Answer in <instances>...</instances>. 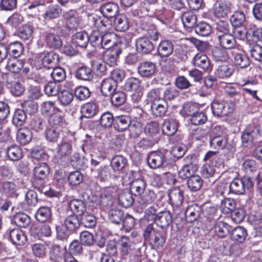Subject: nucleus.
<instances>
[{
	"label": "nucleus",
	"mask_w": 262,
	"mask_h": 262,
	"mask_svg": "<svg viewBox=\"0 0 262 262\" xmlns=\"http://www.w3.org/2000/svg\"><path fill=\"white\" fill-rule=\"evenodd\" d=\"M236 203L233 199L224 198L221 200L220 208L222 213L228 214L236 208Z\"/></svg>",
	"instance_id": "60"
},
{
	"label": "nucleus",
	"mask_w": 262,
	"mask_h": 262,
	"mask_svg": "<svg viewBox=\"0 0 262 262\" xmlns=\"http://www.w3.org/2000/svg\"><path fill=\"white\" fill-rule=\"evenodd\" d=\"M59 55L54 51L47 53L42 58H35L33 60L32 64L36 69L43 68L47 69H52L59 63Z\"/></svg>",
	"instance_id": "4"
},
{
	"label": "nucleus",
	"mask_w": 262,
	"mask_h": 262,
	"mask_svg": "<svg viewBox=\"0 0 262 262\" xmlns=\"http://www.w3.org/2000/svg\"><path fill=\"white\" fill-rule=\"evenodd\" d=\"M40 38L43 40L46 46L50 49H58L62 45L60 36L54 33L42 32L40 34Z\"/></svg>",
	"instance_id": "13"
},
{
	"label": "nucleus",
	"mask_w": 262,
	"mask_h": 262,
	"mask_svg": "<svg viewBox=\"0 0 262 262\" xmlns=\"http://www.w3.org/2000/svg\"><path fill=\"white\" fill-rule=\"evenodd\" d=\"M235 110L234 103L215 99L211 103L213 114L217 117H225L232 113Z\"/></svg>",
	"instance_id": "7"
},
{
	"label": "nucleus",
	"mask_w": 262,
	"mask_h": 262,
	"mask_svg": "<svg viewBox=\"0 0 262 262\" xmlns=\"http://www.w3.org/2000/svg\"><path fill=\"white\" fill-rule=\"evenodd\" d=\"M103 50H105L104 52H103L104 62L110 67L116 65L118 56L122 53L120 45L115 43L110 48Z\"/></svg>",
	"instance_id": "12"
},
{
	"label": "nucleus",
	"mask_w": 262,
	"mask_h": 262,
	"mask_svg": "<svg viewBox=\"0 0 262 262\" xmlns=\"http://www.w3.org/2000/svg\"><path fill=\"white\" fill-rule=\"evenodd\" d=\"M158 55L162 58L169 56L173 51V45L169 40L161 41L157 47Z\"/></svg>",
	"instance_id": "30"
},
{
	"label": "nucleus",
	"mask_w": 262,
	"mask_h": 262,
	"mask_svg": "<svg viewBox=\"0 0 262 262\" xmlns=\"http://www.w3.org/2000/svg\"><path fill=\"white\" fill-rule=\"evenodd\" d=\"M91 170L95 173V178L100 182H108L111 178V169L107 165H101L97 169L91 168Z\"/></svg>",
	"instance_id": "31"
},
{
	"label": "nucleus",
	"mask_w": 262,
	"mask_h": 262,
	"mask_svg": "<svg viewBox=\"0 0 262 262\" xmlns=\"http://www.w3.org/2000/svg\"><path fill=\"white\" fill-rule=\"evenodd\" d=\"M6 152L8 158L12 161H18L23 156L22 149L17 145L7 147Z\"/></svg>",
	"instance_id": "52"
},
{
	"label": "nucleus",
	"mask_w": 262,
	"mask_h": 262,
	"mask_svg": "<svg viewBox=\"0 0 262 262\" xmlns=\"http://www.w3.org/2000/svg\"><path fill=\"white\" fill-rule=\"evenodd\" d=\"M172 215L170 211L163 210L159 212L155 223L160 228L167 230L172 225Z\"/></svg>",
	"instance_id": "18"
},
{
	"label": "nucleus",
	"mask_w": 262,
	"mask_h": 262,
	"mask_svg": "<svg viewBox=\"0 0 262 262\" xmlns=\"http://www.w3.org/2000/svg\"><path fill=\"white\" fill-rule=\"evenodd\" d=\"M100 31L93 30L89 35V42L92 46L100 49L110 48L115 43V34L106 32L105 33H101Z\"/></svg>",
	"instance_id": "3"
},
{
	"label": "nucleus",
	"mask_w": 262,
	"mask_h": 262,
	"mask_svg": "<svg viewBox=\"0 0 262 262\" xmlns=\"http://www.w3.org/2000/svg\"><path fill=\"white\" fill-rule=\"evenodd\" d=\"M72 151V146L69 142L62 141L58 145L57 163L62 167L68 166L70 164V156Z\"/></svg>",
	"instance_id": "11"
},
{
	"label": "nucleus",
	"mask_w": 262,
	"mask_h": 262,
	"mask_svg": "<svg viewBox=\"0 0 262 262\" xmlns=\"http://www.w3.org/2000/svg\"><path fill=\"white\" fill-rule=\"evenodd\" d=\"M156 70V63L150 61L141 62L138 67V73L143 78L151 77L155 75Z\"/></svg>",
	"instance_id": "17"
},
{
	"label": "nucleus",
	"mask_w": 262,
	"mask_h": 262,
	"mask_svg": "<svg viewBox=\"0 0 262 262\" xmlns=\"http://www.w3.org/2000/svg\"><path fill=\"white\" fill-rule=\"evenodd\" d=\"M231 230L232 227L228 224L219 221L215 223L210 228L209 234L212 235H215L219 237L224 238L229 234Z\"/></svg>",
	"instance_id": "16"
},
{
	"label": "nucleus",
	"mask_w": 262,
	"mask_h": 262,
	"mask_svg": "<svg viewBox=\"0 0 262 262\" xmlns=\"http://www.w3.org/2000/svg\"><path fill=\"white\" fill-rule=\"evenodd\" d=\"M169 203L176 206L181 205L184 200L183 191L179 187H174L168 193Z\"/></svg>",
	"instance_id": "32"
},
{
	"label": "nucleus",
	"mask_w": 262,
	"mask_h": 262,
	"mask_svg": "<svg viewBox=\"0 0 262 262\" xmlns=\"http://www.w3.org/2000/svg\"><path fill=\"white\" fill-rule=\"evenodd\" d=\"M232 27H244L246 22L245 14L241 11H235L230 18Z\"/></svg>",
	"instance_id": "56"
},
{
	"label": "nucleus",
	"mask_w": 262,
	"mask_h": 262,
	"mask_svg": "<svg viewBox=\"0 0 262 262\" xmlns=\"http://www.w3.org/2000/svg\"><path fill=\"white\" fill-rule=\"evenodd\" d=\"M62 10L59 6L55 5L50 6L47 8L42 15L45 20L47 22L58 18L61 14Z\"/></svg>",
	"instance_id": "53"
},
{
	"label": "nucleus",
	"mask_w": 262,
	"mask_h": 262,
	"mask_svg": "<svg viewBox=\"0 0 262 262\" xmlns=\"http://www.w3.org/2000/svg\"><path fill=\"white\" fill-rule=\"evenodd\" d=\"M8 55L14 58H18L24 52V47L22 43L15 41L9 44H7Z\"/></svg>",
	"instance_id": "50"
},
{
	"label": "nucleus",
	"mask_w": 262,
	"mask_h": 262,
	"mask_svg": "<svg viewBox=\"0 0 262 262\" xmlns=\"http://www.w3.org/2000/svg\"><path fill=\"white\" fill-rule=\"evenodd\" d=\"M4 236L16 245H24L27 241L26 236L18 228L8 229L5 233Z\"/></svg>",
	"instance_id": "15"
},
{
	"label": "nucleus",
	"mask_w": 262,
	"mask_h": 262,
	"mask_svg": "<svg viewBox=\"0 0 262 262\" xmlns=\"http://www.w3.org/2000/svg\"><path fill=\"white\" fill-rule=\"evenodd\" d=\"M11 222H14L19 227L26 228L30 225L31 219L26 214L18 212L14 215Z\"/></svg>",
	"instance_id": "58"
},
{
	"label": "nucleus",
	"mask_w": 262,
	"mask_h": 262,
	"mask_svg": "<svg viewBox=\"0 0 262 262\" xmlns=\"http://www.w3.org/2000/svg\"><path fill=\"white\" fill-rule=\"evenodd\" d=\"M131 120L127 115H120L115 117L114 127L118 132H123L129 127Z\"/></svg>",
	"instance_id": "44"
},
{
	"label": "nucleus",
	"mask_w": 262,
	"mask_h": 262,
	"mask_svg": "<svg viewBox=\"0 0 262 262\" xmlns=\"http://www.w3.org/2000/svg\"><path fill=\"white\" fill-rule=\"evenodd\" d=\"M231 59L237 68L244 69L250 65L249 58L242 51H233L231 53Z\"/></svg>",
	"instance_id": "21"
},
{
	"label": "nucleus",
	"mask_w": 262,
	"mask_h": 262,
	"mask_svg": "<svg viewBox=\"0 0 262 262\" xmlns=\"http://www.w3.org/2000/svg\"><path fill=\"white\" fill-rule=\"evenodd\" d=\"M99 110L97 105L94 102L86 103L81 107V116L80 118H90L96 115Z\"/></svg>",
	"instance_id": "47"
},
{
	"label": "nucleus",
	"mask_w": 262,
	"mask_h": 262,
	"mask_svg": "<svg viewBox=\"0 0 262 262\" xmlns=\"http://www.w3.org/2000/svg\"><path fill=\"white\" fill-rule=\"evenodd\" d=\"M16 141L20 145H26L32 140V132L28 128H21L16 133Z\"/></svg>",
	"instance_id": "38"
},
{
	"label": "nucleus",
	"mask_w": 262,
	"mask_h": 262,
	"mask_svg": "<svg viewBox=\"0 0 262 262\" xmlns=\"http://www.w3.org/2000/svg\"><path fill=\"white\" fill-rule=\"evenodd\" d=\"M6 68L10 72L20 76L27 74L30 70L29 66L24 60L14 58L8 59Z\"/></svg>",
	"instance_id": "9"
},
{
	"label": "nucleus",
	"mask_w": 262,
	"mask_h": 262,
	"mask_svg": "<svg viewBox=\"0 0 262 262\" xmlns=\"http://www.w3.org/2000/svg\"><path fill=\"white\" fill-rule=\"evenodd\" d=\"M41 111L42 114L50 116L55 113H61V110L56 106L55 102L51 101L42 102Z\"/></svg>",
	"instance_id": "61"
},
{
	"label": "nucleus",
	"mask_w": 262,
	"mask_h": 262,
	"mask_svg": "<svg viewBox=\"0 0 262 262\" xmlns=\"http://www.w3.org/2000/svg\"><path fill=\"white\" fill-rule=\"evenodd\" d=\"M113 202L114 199L112 191L109 189H105L100 193L96 204L100 208L105 209L112 206Z\"/></svg>",
	"instance_id": "26"
},
{
	"label": "nucleus",
	"mask_w": 262,
	"mask_h": 262,
	"mask_svg": "<svg viewBox=\"0 0 262 262\" xmlns=\"http://www.w3.org/2000/svg\"><path fill=\"white\" fill-rule=\"evenodd\" d=\"M231 239L236 243H242L246 239L248 233L243 226H238L232 229L230 232Z\"/></svg>",
	"instance_id": "36"
},
{
	"label": "nucleus",
	"mask_w": 262,
	"mask_h": 262,
	"mask_svg": "<svg viewBox=\"0 0 262 262\" xmlns=\"http://www.w3.org/2000/svg\"><path fill=\"white\" fill-rule=\"evenodd\" d=\"M178 125L179 122L175 119L170 118L165 119L162 125V132L167 136H173L178 130Z\"/></svg>",
	"instance_id": "27"
},
{
	"label": "nucleus",
	"mask_w": 262,
	"mask_h": 262,
	"mask_svg": "<svg viewBox=\"0 0 262 262\" xmlns=\"http://www.w3.org/2000/svg\"><path fill=\"white\" fill-rule=\"evenodd\" d=\"M127 164V159L122 155H116L111 161V166L115 172H123Z\"/></svg>",
	"instance_id": "35"
},
{
	"label": "nucleus",
	"mask_w": 262,
	"mask_h": 262,
	"mask_svg": "<svg viewBox=\"0 0 262 262\" xmlns=\"http://www.w3.org/2000/svg\"><path fill=\"white\" fill-rule=\"evenodd\" d=\"M254 182L249 176H244L241 179L236 178L231 182L229 186L230 191L235 194H244L246 189L253 187Z\"/></svg>",
	"instance_id": "5"
},
{
	"label": "nucleus",
	"mask_w": 262,
	"mask_h": 262,
	"mask_svg": "<svg viewBox=\"0 0 262 262\" xmlns=\"http://www.w3.org/2000/svg\"><path fill=\"white\" fill-rule=\"evenodd\" d=\"M202 211V207L197 204H193L188 206L185 212L186 221L191 223L196 221L200 217Z\"/></svg>",
	"instance_id": "24"
},
{
	"label": "nucleus",
	"mask_w": 262,
	"mask_h": 262,
	"mask_svg": "<svg viewBox=\"0 0 262 262\" xmlns=\"http://www.w3.org/2000/svg\"><path fill=\"white\" fill-rule=\"evenodd\" d=\"M35 217L39 223L52 224L53 217L51 208L45 206L40 207L35 214Z\"/></svg>",
	"instance_id": "20"
},
{
	"label": "nucleus",
	"mask_w": 262,
	"mask_h": 262,
	"mask_svg": "<svg viewBox=\"0 0 262 262\" xmlns=\"http://www.w3.org/2000/svg\"><path fill=\"white\" fill-rule=\"evenodd\" d=\"M117 84L108 77L103 79L101 83V92L104 96H109L116 91Z\"/></svg>",
	"instance_id": "43"
},
{
	"label": "nucleus",
	"mask_w": 262,
	"mask_h": 262,
	"mask_svg": "<svg viewBox=\"0 0 262 262\" xmlns=\"http://www.w3.org/2000/svg\"><path fill=\"white\" fill-rule=\"evenodd\" d=\"M118 200L120 206L127 208L130 207L134 202L133 194L128 189L124 190L119 194Z\"/></svg>",
	"instance_id": "33"
},
{
	"label": "nucleus",
	"mask_w": 262,
	"mask_h": 262,
	"mask_svg": "<svg viewBox=\"0 0 262 262\" xmlns=\"http://www.w3.org/2000/svg\"><path fill=\"white\" fill-rule=\"evenodd\" d=\"M156 198V194L152 190L147 189L140 195L138 202L142 208H144L147 205L152 203Z\"/></svg>",
	"instance_id": "59"
},
{
	"label": "nucleus",
	"mask_w": 262,
	"mask_h": 262,
	"mask_svg": "<svg viewBox=\"0 0 262 262\" xmlns=\"http://www.w3.org/2000/svg\"><path fill=\"white\" fill-rule=\"evenodd\" d=\"M166 152L158 150L149 153L147 158L149 167L151 169L163 168L167 165Z\"/></svg>",
	"instance_id": "8"
},
{
	"label": "nucleus",
	"mask_w": 262,
	"mask_h": 262,
	"mask_svg": "<svg viewBox=\"0 0 262 262\" xmlns=\"http://www.w3.org/2000/svg\"><path fill=\"white\" fill-rule=\"evenodd\" d=\"M203 181L199 175L192 176L187 179L186 185L188 190L191 192L199 191L203 185Z\"/></svg>",
	"instance_id": "42"
},
{
	"label": "nucleus",
	"mask_w": 262,
	"mask_h": 262,
	"mask_svg": "<svg viewBox=\"0 0 262 262\" xmlns=\"http://www.w3.org/2000/svg\"><path fill=\"white\" fill-rule=\"evenodd\" d=\"M72 43L81 48H86L90 41L89 34L85 31L78 32L72 37Z\"/></svg>",
	"instance_id": "40"
},
{
	"label": "nucleus",
	"mask_w": 262,
	"mask_h": 262,
	"mask_svg": "<svg viewBox=\"0 0 262 262\" xmlns=\"http://www.w3.org/2000/svg\"><path fill=\"white\" fill-rule=\"evenodd\" d=\"M232 35L235 38L241 40H246L250 41L251 40V29L246 30L245 26L240 27H233Z\"/></svg>",
	"instance_id": "51"
},
{
	"label": "nucleus",
	"mask_w": 262,
	"mask_h": 262,
	"mask_svg": "<svg viewBox=\"0 0 262 262\" xmlns=\"http://www.w3.org/2000/svg\"><path fill=\"white\" fill-rule=\"evenodd\" d=\"M137 25L138 29L143 31L146 36L141 37L136 40V51L140 54H148L154 49V45L149 39L157 41L160 36V33L156 28V26L146 20L144 17L139 21Z\"/></svg>",
	"instance_id": "1"
},
{
	"label": "nucleus",
	"mask_w": 262,
	"mask_h": 262,
	"mask_svg": "<svg viewBox=\"0 0 262 262\" xmlns=\"http://www.w3.org/2000/svg\"><path fill=\"white\" fill-rule=\"evenodd\" d=\"M50 172V169L46 163H38L36 164L33 169V174L36 180L40 181V183H44Z\"/></svg>",
	"instance_id": "28"
},
{
	"label": "nucleus",
	"mask_w": 262,
	"mask_h": 262,
	"mask_svg": "<svg viewBox=\"0 0 262 262\" xmlns=\"http://www.w3.org/2000/svg\"><path fill=\"white\" fill-rule=\"evenodd\" d=\"M181 19L185 27L191 28L196 25L197 18L192 12L187 11L182 15Z\"/></svg>",
	"instance_id": "62"
},
{
	"label": "nucleus",
	"mask_w": 262,
	"mask_h": 262,
	"mask_svg": "<svg viewBox=\"0 0 262 262\" xmlns=\"http://www.w3.org/2000/svg\"><path fill=\"white\" fill-rule=\"evenodd\" d=\"M226 49L218 47H213L211 49V55L215 61L225 62L228 59V55Z\"/></svg>",
	"instance_id": "55"
},
{
	"label": "nucleus",
	"mask_w": 262,
	"mask_h": 262,
	"mask_svg": "<svg viewBox=\"0 0 262 262\" xmlns=\"http://www.w3.org/2000/svg\"><path fill=\"white\" fill-rule=\"evenodd\" d=\"M257 137L252 126L247 127L243 132L241 137L243 145L245 147L252 145L254 140Z\"/></svg>",
	"instance_id": "45"
},
{
	"label": "nucleus",
	"mask_w": 262,
	"mask_h": 262,
	"mask_svg": "<svg viewBox=\"0 0 262 262\" xmlns=\"http://www.w3.org/2000/svg\"><path fill=\"white\" fill-rule=\"evenodd\" d=\"M146 184L142 179H137L134 180L130 185V191L134 192V195H140L146 190Z\"/></svg>",
	"instance_id": "54"
},
{
	"label": "nucleus",
	"mask_w": 262,
	"mask_h": 262,
	"mask_svg": "<svg viewBox=\"0 0 262 262\" xmlns=\"http://www.w3.org/2000/svg\"><path fill=\"white\" fill-rule=\"evenodd\" d=\"M223 167L222 162L217 164V161L206 162L202 167L201 173L205 178L212 177L216 172L217 168Z\"/></svg>",
	"instance_id": "23"
},
{
	"label": "nucleus",
	"mask_w": 262,
	"mask_h": 262,
	"mask_svg": "<svg viewBox=\"0 0 262 262\" xmlns=\"http://www.w3.org/2000/svg\"><path fill=\"white\" fill-rule=\"evenodd\" d=\"M18 186L14 182L5 181L2 185L3 193L7 198H16L18 195Z\"/></svg>",
	"instance_id": "34"
},
{
	"label": "nucleus",
	"mask_w": 262,
	"mask_h": 262,
	"mask_svg": "<svg viewBox=\"0 0 262 262\" xmlns=\"http://www.w3.org/2000/svg\"><path fill=\"white\" fill-rule=\"evenodd\" d=\"M224 93L226 97L230 99L229 102L233 103L234 105L244 99V94L238 86L226 85L224 87Z\"/></svg>",
	"instance_id": "14"
},
{
	"label": "nucleus",
	"mask_w": 262,
	"mask_h": 262,
	"mask_svg": "<svg viewBox=\"0 0 262 262\" xmlns=\"http://www.w3.org/2000/svg\"><path fill=\"white\" fill-rule=\"evenodd\" d=\"M64 122L65 121L61 112L51 115L49 120L50 127L61 130Z\"/></svg>",
	"instance_id": "64"
},
{
	"label": "nucleus",
	"mask_w": 262,
	"mask_h": 262,
	"mask_svg": "<svg viewBox=\"0 0 262 262\" xmlns=\"http://www.w3.org/2000/svg\"><path fill=\"white\" fill-rule=\"evenodd\" d=\"M230 11V6L224 3L216 5L213 9V13L214 16L217 18L225 17Z\"/></svg>",
	"instance_id": "57"
},
{
	"label": "nucleus",
	"mask_w": 262,
	"mask_h": 262,
	"mask_svg": "<svg viewBox=\"0 0 262 262\" xmlns=\"http://www.w3.org/2000/svg\"><path fill=\"white\" fill-rule=\"evenodd\" d=\"M69 206L72 212L71 214H75L79 217L86 211L85 203L80 199L72 200L69 204Z\"/></svg>",
	"instance_id": "39"
},
{
	"label": "nucleus",
	"mask_w": 262,
	"mask_h": 262,
	"mask_svg": "<svg viewBox=\"0 0 262 262\" xmlns=\"http://www.w3.org/2000/svg\"><path fill=\"white\" fill-rule=\"evenodd\" d=\"M217 39L220 45L224 49H233L237 45L236 39L231 32L222 36L220 35Z\"/></svg>",
	"instance_id": "41"
},
{
	"label": "nucleus",
	"mask_w": 262,
	"mask_h": 262,
	"mask_svg": "<svg viewBox=\"0 0 262 262\" xmlns=\"http://www.w3.org/2000/svg\"><path fill=\"white\" fill-rule=\"evenodd\" d=\"M33 25L28 23L21 26L18 31V36L24 40H31L33 38L34 32Z\"/></svg>",
	"instance_id": "37"
},
{
	"label": "nucleus",
	"mask_w": 262,
	"mask_h": 262,
	"mask_svg": "<svg viewBox=\"0 0 262 262\" xmlns=\"http://www.w3.org/2000/svg\"><path fill=\"white\" fill-rule=\"evenodd\" d=\"M87 25L93 30L102 32H107L112 28L111 23L107 18L95 14L88 15Z\"/></svg>",
	"instance_id": "6"
},
{
	"label": "nucleus",
	"mask_w": 262,
	"mask_h": 262,
	"mask_svg": "<svg viewBox=\"0 0 262 262\" xmlns=\"http://www.w3.org/2000/svg\"><path fill=\"white\" fill-rule=\"evenodd\" d=\"M193 66L204 71L211 70L210 61L208 56L202 52L196 53L192 59Z\"/></svg>",
	"instance_id": "22"
},
{
	"label": "nucleus",
	"mask_w": 262,
	"mask_h": 262,
	"mask_svg": "<svg viewBox=\"0 0 262 262\" xmlns=\"http://www.w3.org/2000/svg\"><path fill=\"white\" fill-rule=\"evenodd\" d=\"M27 119V114L23 109L17 108L13 115L12 123L16 127L23 125Z\"/></svg>",
	"instance_id": "63"
},
{
	"label": "nucleus",
	"mask_w": 262,
	"mask_h": 262,
	"mask_svg": "<svg viewBox=\"0 0 262 262\" xmlns=\"http://www.w3.org/2000/svg\"><path fill=\"white\" fill-rule=\"evenodd\" d=\"M66 253L60 245L54 243L49 249V258L52 262H62Z\"/></svg>",
	"instance_id": "19"
},
{
	"label": "nucleus",
	"mask_w": 262,
	"mask_h": 262,
	"mask_svg": "<svg viewBox=\"0 0 262 262\" xmlns=\"http://www.w3.org/2000/svg\"><path fill=\"white\" fill-rule=\"evenodd\" d=\"M150 111L152 115L161 117L165 115L168 108V104L165 101L150 104Z\"/></svg>",
	"instance_id": "46"
},
{
	"label": "nucleus",
	"mask_w": 262,
	"mask_h": 262,
	"mask_svg": "<svg viewBox=\"0 0 262 262\" xmlns=\"http://www.w3.org/2000/svg\"><path fill=\"white\" fill-rule=\"evenodd\" d=\"M75 77L79 80L90 81L93 77V71L90 67L82 66L76 70Z\"/></svg>",
	"instance_id": "48"
},
{
	"label": "nucleus",
	"mask_w": 262,
	"mask_h": 262,
	"mask_svg": "<svg viewBox=\"0 0 262 262\" xmlns=\"http://www.w3.org/2000/svg\"><path fill=\"white\" fill-rule=\"evenodd\" d=\"M64 225L67 231L75 232L81 225L80 217L75 214L68 215L64 220Z\"/></svg>",
	"instance_id": "29"
},
{
	"label": "nucleus",
	"mask_w": 262,
	"mask_h": 262,
	"mask_svg": "<svg viewBox=\"0 0 262 262\" xmlns=\"http://www.w3.org/2000/svg\"><path fill=\"white\" fill-rule=\"evenodd\" d=\"M114 26L117 31L124 32L129 27L128 18L125 14L116 16L114 19Z\"/></svg>",
	"instance_id": "49"
},
{
	"label": "nucleus",
	"mask_w": 262,
	"mask_h": 262,
	"mask_svg": "<svg viewBox=\"0 0 262 262\" xmlns=\"http://www.w3.org/2000/svg\"><path fill=\"white\" fill-rule=\"evenodd\" d=\"M62 17L68 30L77 29L81 21V18L79 13L74 9L63 11Z\"/></svg>",
	"instance_id": "10"
},
{
	"label": "nucleus",
	"mask_w": 262,
	"mask_h": 262,
	"mask_svg": "<svg viewBox=\"0 0 262 262\" xmlns=\"http://www.w3.org/2000/svg\"><path fill=\"white\" fill-rule=\"evenodd\" d=\"M100 11L102 16L107 18L112 25V19L119 12V8L116 4L108 3L103 5L100 7Z\"/></svg>",
	"instance_id": "25"
},
{
	"label": "nucleus",
	"mask_w": 262,
	"mask_h": 262,
	"mask_svg": "<svg viewBox=\"0 0 262 262\" xmlns=\"http://www.w3.org/2000/svg\"><path fill=\"white\" fill-rule=\"evenodd\" d=\"M224 131V127L216 126L213 129V132L215 134L210 140V146L215 149H224L227 150L229 157L232 156L235 151L234 146L228 143L227 138L222 134Z\"/></svg>",
	"instance_id": "2"
}]
</instances>
